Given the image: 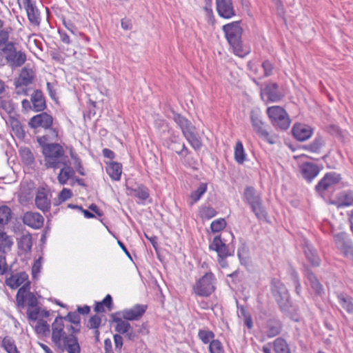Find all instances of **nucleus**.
I'll return each instance as SVG.
<instances>
[{
    "mask_svg": "<svg viewBox=\"0 0 353 353\" xmlns=\"http://www.w3.org/2000/svg\"><path fill=\"white\" fill-rule=\"evenodd\" d=\"M79 329L71 324H65L62 316H57L52 324V341L61 352L80 353L81 347L76 333Z\"/></svg>",
    "mask_w": 353,
    "mask_h": 353,
    "instance_id": "1",
    "label": "nucleus"
},
{
    "mask_svg": "<svg viewBox=\"0 0 353 353\" xmlns=\"http://www.w3.org/2000/svg\"><path fill=\"white\" fill-rule=\"evenodd\" d=\"M241 21H233L224 25L222 28L225 38L234 52L239 57H243L248 52L245 50L242 46L241 36L243 29L240 26Z\"/></svg>",
    "mask_w": 353,
    "mask_h": 353,
    "instance_id": "2",
    "label": "nucleus"
},
{
    "mask_svg": "<svg viewBox=\"0 0 353 353\" xmlns=\"http://www.w3.org/2000/svg\"><path fill=\"white\" fill-rule=\"evenodd\" d=\"M44 166L48 168L57 169L61 167V163L68 161L63 147L59 143H51L44 147Z\"/></svg>",
    "mask_w": 353,
    "mask_h": 353,
    "instance_id": "3",
    "label": "nucleus"
},
{
    "mask_svg": "<svg viewBox=\"0 0 353 353\" xmlns=\"http://www.w3.org/2000/svg\"><path fill=\"white\" fill-rule=\"evenodd\" d=\"M271 291L281 311L283 313L290 312L292 305L285 286L279 280L274 279L271 282Z\"/></svg>",
    "mask_w": 353,
    "mask_h": 353,
    "instance_id": "4",
    "label": "nucleus"
},
{
    "mask_svg": "<svg viewBox=\"0 0 353 353\" xmlns=\"http://www.w3.org/2000/svg\"><path fill=\"white\" fill-rule=\"evenodd\" d=\"M245 202L259 219H265L267 213L262 204V199L253 187H247L244 192Z\"/></svg>",
    "mask_w": 353,
    "mask_h": 353,
    "instance_id": "5",
    "label": "nucleus"
},
{
    "mask_svg": "<svg viewBox=\"0 0 353 353\" xmlns=\"http://www.w3.org/2000/svg\"><path fill=\"white\" fill-rule=\"evenodd\" d=\"M216 277L211 272H206L193 285L194 293L200 296H209L215 290Z\"/></svg>",
    "mask_w": 353,
    "mask_h": 353,
    "instance_id": "6",
    "label": "nucleus"
},
{
    "mask_svg": "<svg viewBox=\"0 0 353 353\" xmlns=\"http://www.w3.org/2000/svg\"><path fill=\"white\" fill-rule=\"evenodd\" d=\"M52 117L46 112H42L32 117L28 122V125L31 128L37 129L39 127L43 128L51 132L52 137H57L58 131L56 128H52Z\"/></svg>",
    "mask_w": 353,
    "mask_h": 353,
    "instance_id": "7",
    "label": "nucleus"
},
{
    "mask_svg": "<svg viewBox=\"0 0 353 353\" xmlns=\"http://www.w3.org/2000/svg\"><path fill=\"white\" fill-rule=\"evenodd\" d=\"M250 121L254 131L265 141L270 144H273L274 141L270 136L268 132L265 128V124L261 119V117L257 110H252L250 112Z\"/></svg>",
    "mask_w": 353,
    "mask_h": 353,
    "instance_id": "8",
    "label": "nucleus"
},
{
    "mask_svg": "<svg viewBox=\"0 0 353 353\" xmlns=\"http://www.w3.org/2000/svg\"><path fill=\"white\" fill-rule=\"evenodd\" d=\"M336 247L346 257H353V248L351 241L345 233L334 235Z\"/></svg>",
    "mask_w": 353,
    "mask_h": 353,
    "instance_id": "9",
    "label": "nucleus"
},
{
    "mask_svg": "<svg viewBox=\"0 0 353 353\" xmlns=\"http://www.w3.org/2000/svg\"><path fill=\"white\" fill-rule=\"evenodd\" d=\"M261 96L263 99L265 97L267 101L270 102H277L283 97L279 85L276 83H268L263 89H261Z\"/></svg>",
    "mask_w": 353,
    "mask_h": 353,
    "instance_id": "10",
    "label": "nucleus"
},
{
    "mask_svg": "<svg viewBox=\"0 0 353 353\" xmlns=\"http://www.w3.org/2000/svg\"><path fill=\"white\" fill-rule=\"evenodd\" d=\"M330 203L338 208L353 205V191L347 190L339 192L330 200Z\"/></svg>",
    "mask_w": 353,
    "mask_h": 353,
    "instance_id": "11",
    "label": "nucleus"
},
{
    "mask_svg": "<svg viewBox=\"0 0 353 353\" xmlns=\"http://www.w3.org/2000/svg\"><path fill=\"white\" fill-rule=\"evenodd\" d=\"M147 309L145 305H136L130 309L121 311L119 314L127 321H137L142 317Z\"/></svg>",
    "mask_w": 353,
    "mask_h": 353,
    "instance_id": "12",
    "label": "nucleus"
},
{
    "mask_svg": "<svg viewBox=\"0 0 353 353\" xmlns=\"http://www.w3.org/2000/svg\"><path fill=\"white\" fill-rule=\"evenodd\" d=\"M216 4L220 17L230 19L236 15L232 0H216Z\"/></svg>",
    "mask_w": 353,
    "mask_h": 353,
    "instance_id": "13",
    "label": "nucleus"
},
{
    "mask_svg": "<svg viewBox=\"0 0 353 353\" xmlns=\"http://www.w3.org/2000/svg\"><path fill=\"white\" fill-rule=\"evenodd\" d=\"M341 179L340 174L336 172L328 173L318 183L315 189L318 192L327 190L332 185L339 183Z\"/></svg>",
    "mask_w": 353,
    "mask_h": 353,
    "instance_id": "14",
    "label": "nucleus"
},
{
    "mask_svg": "<svg viewBox=\"0 0 353 353\" xmlns=\"http://www.w3.org/2000/svg\"><path fill=\"white\" fill-rule=\"evenodd\" d=\"M44 219L39 212H27L23 214V222L34 229L41 228L43 225Z\"/></svg>",
    "mask_w": 353,
    "mask_h": 353,
    "instance_id": "15",
    "label": "nucleus"
},
{
    "mask_svg": "<svg viewBox=\"0 0 353 353\" xmlns=\"http://www.w3.org/2000/svg\"><path fill=\"white\" fill-rule=\"evenodd\" d=\"M61 168L57 176V180L61 185H65L69 179L74 178L75 170L71 166V162L69 159L61 163Z\"/></svg>",
    "mask_w": 353,
    "mask_h": 353,
    "instance_id": "16",
    "label": "nucleus"
},
{
    "mask_svg": "<svg viewBox=\"0 0 353 353\" xmlns=\"http://www.w3.org/2000/svg\"><path fill=\"white\" fill-rule=\"evenodd\" d=\"M48 192L45 188H40L35 196V205L38 209L43 212H48L50 208V199Z\"/></svg>",
    "mask_w": 353,
    "mask_h": 353,
    "instance_id": "17",
    "label": "nucleus"
},
{
    "mask_svg": "<svg viewBox=\"0 0 353 353\" xmlns=\"http://www.w3.org/2000/svg\"><path fill=\"white\" fill-rule=\"evenodd\" d=\"M23 3L30 23L34 26H39L41 23V17L37 8L31 2V0H23Z\"/></svg>",
    "mask_w": 353,
    "mask_h": 353,
    "instance_id": "18",
    "label": "nucleus"
},
{
    "mask_svg": "<svg viewBox=\"0 0 353 353\" xmlns=\"http://www.w3.org/2000/svg\"><path fill=\"white\" fill-rule=\"evenodd\" d=\"M209 250L215 251L218 256H230L228 246L222 241L221 236H216L210 243Z\"/></svg>",
    "mask_w": 353,
    "mask_h": 353,
    "instance_id": "19",
    "label": "nucleus"
},
{
    "mask_svg": "<svg viewBox=\"0 0 353 353\" xmlns=\"http://www.w3.org/2000/svg\"><path fill=\"white\" fill-rule=\"evenodd\" d=\"M173 120L180 128L184 137L196 130L191 121L180 114L174 113Z\"/></svg>",
    "mask_w": 353,
    "mask_h": 353,
    "instance_id": "20",
    "label": "nucleus"
},
{
    "mask_svg": "<svg viewBox=\"0 0 353 353\" xmlns=\"http://www.w3.org/2000/svg\"><path fill=\"white\" fill-rule=\"evenodd\" d=\"M6 60L9 66L12 68H17L24 64L26 61V55L21 50H16L11 54L6 55Z\"/></svg>",
    "mask_w": 353,
    "mask_h": 353,
    "instance_id": "21",
    "label": "nucleus"
},
{
    "mask_svg": "<svg viewBox=\"0 0 353 353\" xmlns=\"http://www.w3.org/2000/svg\"><path fill=\"white\" fill-rule=\"evenodd\" d=\"M34 79V72L32 69L23 68L19 74V77L14 81L16 88L30 85Z\"/></svg>",
    "mask_w": 353,
    "mask_h": 353,
    "instance_id": "22",
    "label": "nucleus"
},
{
    "mask_svg": "<svg viewBox=\"0 0 353 353\" xmlns=\"http://www.w3.org/2000/svg\"><path fill=\"white\" fill-rule=\"evenodd\" d=\"M30 101L35 112H41L46 108V99L41 90L34 91L31 95Z\"/></svg>",
    "mask_w": 353,
    "mask_h": 353,
    "instance_id": "23",
    "label": "nucleus"
},
{
    "mask_svg": "<svg viewBox=\"0 0 353 353\" xmlns=\"http://www.w3.org/2000/svg\"><path fill=\"white\" fill-rule=\"evenodd\" d=\"M28 279V275L25 272L12 274L6 280V283L12 289H16Z\"/></svg>",
    "mask_w": 353,
    "mask_h": 353,
    "instance_id": "24",
    "label": "nucleus"
},
{
    "mask_svg": "<svg viewBox=\"0 0 353 353\" xmlns=\"http://www.w3.org/2000/svg\"><path fill=\"white\" fill-rule=\"evenodd\" d=\"M297 160L300 172L303 177L309 181V157L303 154L294 157Z\"/></svg>",
    "mask_w": 353,
    "mask_h": 353,
    "instance_id": "25",
    "label": "nucleus"
},
{
    "mask_svg": "<svg viewBox=\"0 0 353 353\" xmlns=\"http://www.w3.org/2000/svg\"><path fill=\"white\" fill-rule=\"evenodd\" d=\"M281 330V324L279 320L272 319L267 321L266 334L268 337L272 338L278 335Z\"/></svg>",
    "mask_w": 353,
    "mask_h": 353,
    "instance_id": "26",
    "label": "nucleus"
},
{
    "mask_svg": "<svg viewBox=\"0 0 353 353\" xmlns=\"http://www.w3.org/2000/svg\"><path fill=\"white\" fill-rule=\"evenodd\" d=\"M106 171L112 179L119 181L122 173V165L119 163L112 161L107 167Z\"/></svg>",
    "mask_w": 353,
    "mask_h": 353,
    "instance_id": "27",
    "label": "nucleus"
},
{
    "mask_svg": "<svg viewBox=\"0 0 353 353\" xmlns=\"http://www.w3.org/2000/svg\"><path fill=\"white\" fill-rule=\"evenodd\" d=\"M292 134L299 141H305L309 138V130L301 123H297L293 126Z\"/></svg>",
    "mask_w": 353,
    "mask_h": 353,
    "instance_id": "28",
    "label": "nucleus"
},
{
    "mask_svg": "<svg viewBox=\"0 0 353 353\" xmlns=\"http://www.w3.org/2000/svg\"><path fill=\"white\" fill-rule=\"evenodd\" d=\"M30 283L27 281L22 285L18 290L16 301L18 306L23 307L26 304V295L28 292H30Z\"/></svg>",
    "mask_w": 353,
    "mask_h": 353,
    "instance_id": "29",
    "label": "nucleus"
},
{
    "mask_svg": "<svg viewBox=\"0 0 353 353\" xmlns=\"http://www.w3.org/2000/svg\"><path fill=\"white\" fill-rule=\"evenodd\" d=\"M267 113L272 121V123L278 121L279 119L285 116L287 114L285 110L280 106H272L268 108L267 110Z\"/></svg>",
    "mask_w": 353,
    "mask_h": 353,
    "instance_id": "30",
    "label": "nucleus"
},
{
    "mask_svg": "<svg viewBox=\"0 0 353 353\" xmlns=\"http://www.w3.org/2000/svg\"><path fill=\"white\" fill-rule=\"evenodd\" d=\"M32 246V236L29 233L23 234L18 241V247L24 252H30Z\"/></svg>",
    "mask_w": 353,
    "mask_h": 353,
    "instance_id": "31",
    "label": "nucleus"
},
{
    "mask_svg": "<svg viewBox=\"0 0 353 353\" xmlns=\"http://www.w3.org/2000/svg\"><path fill=\"white\" fill-rule=\"evenodd\" d=\"M113 321L117 323L115 331L120 334H125L131 330L130 323L121 317H113Z\"/></svg>",
    "mask_w": 353,
    "mask_h": 353,
    "instance_id": "32",
    "label": "nucleus"
},
{
    "mask_svg": "<svg viewBox=\"0 0 353 353\" xmlns=\"http://www.w3.org/2000/svg\"><path fill=\"white\" fill-rule=\"evenodd\" d=\"M184 137L195 150H199L201 148L202 141L196 130Z\"/></svg>",
    "mask_w": 353,
    "mask_h": 353,
    "instance_id": "33",
    "label": "nucleus"
},
{
    "mask_svg": "<svg viewBox=\"0 0 353 353\" xmlns=\"http://www.w3.org/2000/svg\"><path fill=\"white\" fill-rule=\"evenodd\" d=\"M10 124L14 134L19 139H24L26 137V132L21 122L17 119H12Z\"/></svg>",
    "mask_w": 353,
    "mask_h": 353,
    "instance_id": "34",
    "label": "nucleus"
},
{
    "mask_svg": "<svg viewBox=\"0 0 353 353\" xmlns=\"http://www.w3.org/2000/svg\"><path fill=\"white\" fill-rule=\"evenodd\" d=\"M245 157L246 154L243 143L239 141L236 142L234 148V159L238 163L243 164L245 160Z\"/></svg>",
    "mask_w": 353,
    "mask_h": 353,
    "instance_id": "35",
    "label": "nucleus"
},
{
    "mask_svg": "<svg viewBox=\"0 0 353 353\" xmlns=\"http://www.w3.org/2000/svg\"><path fill=\"white\" fill-rule=\"evenodd\" d=\"M339 303L341 306L349 313L353 312V303L351 298L346 294H340L338 296Z\"/></svg>",
    "mask_w": 353,
    "mask_h": 353,
    "instance_id": "36",
    "label": "nucleus"
},
{
    "mask_svg": "<svg viewBox=\"0 0 353 353\" xmlns=\"http://www.w3.org/2000/svg\"><path fill=\"white\" fill-rule=\"evenodd\" d=\"M207 183H201L198 188L193 191L191 193L190 198L192 199L191 205H193L196 202H197L201 196L206 192L207 191Z\"/></svg>",
    "mask_w": 353,
    "mask_h": 353,
    "instance_id": "37",
    "label": "nucleus"
},
{
    "mask_svg": "<svg viewBox=\"0 0 353 353\" xmlns=\"http://www.w3.org/2000/svg\"><path fill=\"white\" fill-rule=\"evenodd\" d=\"M1 346L8 353H17L19 352L14 341L10 336H6L2 340Z\"/></svg>",
    "mask_w": 353,
    "mask_h": 353,
    "instance_id": "38",
    "label": "nucleus"
},
{
    "mask_svg": "<svg viewBox=\"0 0 353 353\" xmlns=\"http://www.w3.org/2000/svg\"><path fill=\"white\" fill-rule=\"evenodd\" d=\"M13 242L6 233H0V252L3 254L10 250Z\"/></svg>",
    "mask_w": 353,
    "mask_h": 353,
    "instance_id": "39",
    "label": "nucleus"
},
{
    "mask_svg": "<svg viewBox=\"0 0 353 353\" xmlns=\"http://www.w3.org/2000/svg\"><path fill=\"white\" fill-rule=\"evenodd\" d=\"M168 148L179 155L187 157L190 154L189 150L186 148L184 143L179 142L176 144H169Z\"/></svg>",
    "mask_w": 353,
    "mask_h": 353,
    "instance_id": "40",
    "label": "nucleus"
},
{
    "mask_svg": "<svg viewBox=\"0 0 353 353\" xmlns=\"http://www.w3.org/2000/svg\"><path fill=\"white\" fill-rule=\"evenodd\" d=\"M11 210L6 205L0 207V225H4L8 223L11 219Z\"/></svg>",
    "mask_w": 353,
    "mask_h": 353,
    "instance_id": "41",
    "label": "nucleus"
},
{
    "mask_svg": "<svg viewBox=\"0 0 353 353\" xmlns=\"http://www.w3.org/2000/svg\"><path fill=\"white\" fill-rule=\"evenodd\" d=\"M274 349L276 353H290L288 345L282 338H277L274 341Z\"/></svg>",
    "mask_w": 353,
    "mask_h": 353,
    "instance_id": "42",
    "label": "nucleus"
},
{
    "mask_svg": "<svg viewBox=\"0 0 353 353\" xmlns=\"http://www.w3.org/2000/svg\"><path fill=\"white\" fill-rule=\"evenodd\" d=\"M35 331L39 334L46 336L50 332V325L46 321L39 319L37 321V325L35 326Z\"/></svg>",
    "mask_w": 353,
    "mask_h": 353,
    "instance_id": "43",
    "label": "nucleus"
},
{
    "mask_svg": "<svg viewBox=\"0 0 353 353\" xmlns=\"http://www.w3.org/2000/svg\"><path fill=\"white\" fill-rule=\"evenodd\" d=\"M198 336L203 343L207 344L212 341L214 334L208 330H199Z\"/></svg>",
    "mask_w": 353,
    "mask_h": 353,
    "instance_id": "44",
    "label": "nucleus"
},
{
    "mask_svg": "<svg viewBox=\"0 0 353 353\" xmlns=\"http://www.w3.org/2000/svg\"><path fill=\"white\" fill-rule=\"evenodd\" d=\"M310 287L315 292L316 295L321 296L323 293H324V290L323 285L321 283L317 280V279L314 276H312L310 273Z\"/></svg>",
    "mask_w": 353,
    "mask_h": 353,
    "instance_id": "45",
    "label": "nucleus"
},
{
    "mask_svg": "<svg viewBox=\"0 0 353 353\" xmlns=\"http://www.w3.org/2000/svg\"><path fill=\"white\" fill-rule=\"evenodd\" d=\"M226 226V221L224 219L220 218L213 221L211 223L210 228L212 232H219L223 230Z\"/></svg>",
    "mask_w": 353,
    "mask_h": 353,
    "instance_id": "46",
    "label": "nucleus"
},
{
    "mask_svg": "<svg viewBox=\"0 0 353 353\" xmlns=\"http://www.w3.org/2000/svg\"><path fill=\"white\" fill-rule=\"evenodd\" d=\"M20 155L23 159V161L28 165L32 164L34 161V158L32 152L28 148L21 149Z\"/></svg>",
    "mask_w": 353,
    "mask_h": 353,
    "instance_id": "47",
    "label": "nucleus"
},
{
    "mask_svg": "<svg viewBox=\"0 0 353 353\" xmlns=\"http://www.w3.org/2000/svg\"><path fill=\"white\" fill-rule=\"evenodd\" d=\"M134 194L139 199L145 201L149 197L148 190L146 187L141 185L133 190Z\"/></svg>",
    "mask_w": 353,
    "mask_h": 353,
    "instance_id": "48",
    "label": "nucleus"
},
{
    "mask_svg": "<svg viewBox=\"0 0 353 353\" xmlns=\"http://www.w3.org/2000/svg\"><path fill=\"white\" fill-rule=\"evenodd\" d=\"M274 126L279 128L281 130H287L290 125V119L288 114L281 117L278 121L272 123Z\"/></svg>",
    "mask_w": 353,
    "mask_h": 353,
    "instance_id": "49",
    "label": "nucleus"
},
{
    "mask_svg": "<svg viewBox=\"0 0 353 353\" xmlns=\"http://www.w3.org/2000/svg\"><path fill=\"white\" fill-rule=\"evenodd\" d=\"M62 319H63V323H64V321H67L69 323H70V324L73 323L74 325H79L80 321H81V318H80L79 314L77 312H68L65 316H64V317L62 316Z\"/></svg>",
    "mask_w": 353,
    "mask_h": 353,
    "instance_id": "50",
    "label": "nucleus"
},
{
    "mask_svg": "<svg viewBox=\"0 0 353 353\" xmlns=\"http://www.w3.org/2000/svg\"><path fill=\"white\" fill-rule=\"evenodd\" d=\"M210 353H224L223 347L219 340H212L209 346Z\"/></svg>",
    "mask_w": 353,
    "mask_h": 353,
    "instance_id": "51",
    "label": "nucleus"
},
{
    "mask_svg": "<svg viewBox=\"0 0 353 353\" xmlns=\"http://www.w3.org/2000/svg\"><path fill=\"white\" fill-rule=\"evenodd\" d=\"M201 214L202 217L209 219L216 216V211L212 207L204 206L201 210Z\"/></svg>",
    "mask_w": 353,
    "mask_h": 353,
    "instance_id": "52",
    "label": "nucleus"
},
{
    "mask_svg": "<svg viewBox=\"0 0 353 353\" xmlns=\"http://www.w3.org/2000/svg\"><path fill=\"white\" fill-rule=\"evenodd\" d=\"M101 323V319L98 315H94L90 317L88 322V327L90 329H95L97 330L98 327L100 326Z\"/></svg>",
    "mask_w": 353,
    "mask_h": 353,
    "instance_id": "53",
    "label": "nucleus"
},
{
    "mask_svg": "<svg viewBox=\"0 0 353 353\" xmlns=\"http://www.w3.org/2000/svg\"><path fill=\"white\" fill-rule=\"evenodd\" d=\"M0 108L3 109L8 114H11L14 109L13 103L10 100L2 99H0Z\"/></svg>",
    "mask_w": 353,
    "mask_h": 353,
    "instance_id": "54",
    "label": "nucleus"
},
{
    "mask_svg": "<svg viewBox=\"0 0 353 353\" xmlns=\"http://www.w3.org/2000/svg\"><path fill=\"white\" fill-rule=\"evenodd\" d=\"M29 307L34 308L37 307L38 301L32 292H28L26 295V303Z\"/></svg>",
    "mask_w": 353,
    "mask_h": 353,
    "instance_id": "55",
    "label": "nucleus"
},
{
    "mask_svg": "<svg viewBox=\"0 0 353 353\" xmlns=\"http://www.w3.org/2000/svg\"><path fill=\"white\" fill-rule=\"evenodd\" d=\"M55 137H51V132L49 131V134H46L41 137H37V142L42 147V152L43 151V148L46 145H50V143H48V141L49 139H54Z\"/></svg>",
    "mask_w": 353,
    "mask_h": 353,
    "instance_id": "56",
    "label": "nucleus"
},
{
    "mask_svg": "<svg viewBox=\"0 0 353 353\" xmlns=\"http://www.w3.org/2000/svg\"><path fill=\"white\" fill-rule=\"evenodd\" d=\"M323 145V140L321 137H316L310 144V152H317Z\"/></svg>",
    "mask_w": 353,
    "mask_h": 353,
    "instance_id": "57",
    "label": "nucleus"
},
{
    "mask_svg": "<svg viewBox=\"0 0 353 353\" xmlns=\"http://www.w3.org/2000/svg\"><path fill=\"white\" fill-rule=\"evenodd\" d=\"M262 67L263 68L264 75L265 77H269L272 74V70L274 69V67L270 61H268V60L264 61L262 63Z\"/></svg>",
    "mask_w": 353,
    "mask_h": 353,
    "instance_id": "58",
    "label": "nucleus"
},
{
    "mask_svg": "<svg viewBox=\"0 0 353 353\" xmlns=\"http://www.w3.org/2000/svg\"><path fill=\"white\" fill-rule=\"evenodd\" d=\"M72 196V192L70 189L63 188L59 194V200L63 202L69 199Z\"/></svg>",
    "mask_w": 353,
    "mask_h": 353,
    "instance_id": "59",
    "label": "nucleus"
},
{
    "mask_svg": "<svg viewBox=\"0 0 353 353\" xmlns=\"http://www.w3.org/2000/svg\"><path fill=\"white\" fill-rule=\"evenodd\" d=\"M321 263V259L316 251L310 250V265L319 266Z\"/></svg>",
    "mask_w": 353,
    "mask_h": 353,
    "instance_id": "60",
    "label": "nucleus"
},
{
    "mask_svg": "<svg viewBox=\"0 0 353 353\" xmlns=\"http://www.w3.org/2000/svg\"><path fill=\"white\" fill-rule=\"evenodd\" d=\"M123 338L120 334H114V341L115 345V350L118 352H121V348L123 347Z\"/></svg>",
    "mask_w": 353,
    "mask_h": 353,
    "instance_id": "61",
    "label": "nucleus"
},
{
    "mask_svg": "<svg viewBox=\"0 0 353 353\" xmlns=\"http://www.w3.org/2000/svg\"><path fill=\"white\" fill-rule=\"evenodd\" d=\"M41 260L42 257H39L36 260L32 268V274L33 277H36L37 274L40 272L41 268Z\"/></svg>",
    "mask_w": 353,
    "mask_h": 353,
    "instance_id": "62",
    "label": "nucleus"
},
{
    "mask_svg": "<svg viewBox=\"0 0 353 353\" xmlns=\"http://www.w3.org/2000/svg\"><path fill=\"white\" fill-rule=\"evenodd\" d=\"M5 46L1 49V50L6 54V55L8 54H11L17 50L14 43L8 42V41L4 43Z\"/></svg>",
    "mask_w": 353,
    "mask_h": 353,
    "instance_id": "63",
    "label": "nucleus"
},
{
    "mask_svg": "<svg viewBox=\"0 0 353 353\" xmlns=\"http://www.w3.org/2000/svg\"><path fill=\"white\" fill-rule=\"evenodd\" d=\"M8 271V265L6 263V256L0 254V275L5 274Z\"/></svg>",
    "mask_w": 353,
    "mask_h": 353,
    "instance_id": "64",
    "label": "nucleus"
}]
</instances>
